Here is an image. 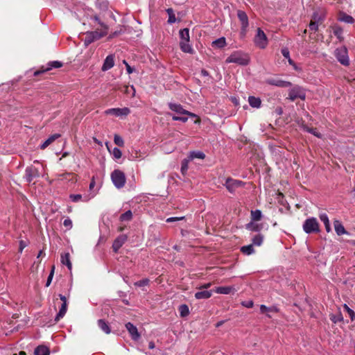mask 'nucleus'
<instances>
[{
    "mask_svg": "<svg viewBox=\"0 0 355 355\" xmlns=\"http://www.w3.org/2000/svg\"><path fill=\"white\" fill-rule=\"evenodd\" d=\"M108 26H104V29H99L98 28H96L95 31L86 32L85 37L83 40L85 46H88L94 42L106 36L108 33Z\"/></svg>",
    "mask_w": 355,
    "mask_h": 355,
    "instance_id": "1",
    "label": "nucleus"
},
{
    "mask_svg": "<svg viewBox=\"0 0 355 355\" xmlns=\"http://www.w3.org/2000/svg\"><path fill=\"white\" fill-rule=\"evenodd\" d=\"M226 63H236L239 65L246 66L250 62V58L242 51H234L225 60Z\"/></svg>",
    "mask_w": 355,
    "mask_h": 355,
    "instance_id": "2",
    "label": "nucleus"
},
{
    "mask_svg": "<svg viewBox=\"0 0 355 355\" xmlns=\"http://www.w3.org/2000/svg\"><path fill=\"white\" fill-rule=\"evenodd\" d=\"M179 34L180 37V46L181 50L184 53H193V48L189 44V29L187 28L181 29Z\"/></svg>",
    "mask_w": 355,
    "mask_h": 355,
    "instance_id": "3",
    "label": "nucleus"
},
{
    "mask_svg": "<svg viewBox=\"0 0 355 355\" xmlns=\"http://www.w3.org/2000/svg\"><path fill=\"white\" fill-rule=\"evenodd\" d=\"M303 230L306 234L318 233L320 232L319 223L314 217L305 220L302 225Z\"/></svg>",
    "mask_w": 355,
    "mask_h": 355,
    "instance_id": "4",
    "label": "nucleus"
},
{
    "mask_svg": "<svg viewBox=\"0 0 355 355\" xmlns=\"http://www.w3.org/2000/svg\"><path fill=\"white\" fill-rule=\"evenodd\" d=\"M111 180L117 189H121L125 186L126 178L125 173L121 170L116 169L111 173Z\"/></svg>",
    "mask_w": 355,
    "mask_h": 355,
    "instance_id": "5",
    "label": "nucleus"
},
{
    "mask_svg": "<svg viewBox=\"0 0 355 355\" xmlns=\"http://www.w3.org/2000/svg\"><path fill=\"white\" fill-rule=\"evenodd\" d=\"M237 17L241 23L240 35L241 38L246 36L248 28L249 26V19L246 12L243 10H237Z\"/></svg>",
    "mask_w": 355,
    "mask_h": 355,
    "instance_id": "6",
    "label": "nucleus"
},
{
    "mask_svg": "<svg viewBox=\"0 0 355 355\" xmlns=\"http://www.w3.org/2000/svg\"><path fill=\"white\" fill-rule=\"evenodd\" d=\"M254 44L261 49H264L266 48L268 41L266 37V35L261 30V28H258L257 30V34L254 38Z\"/></svg>",
    "mask_w": 355,
    "mask_h": 355,
    "instance_id": "7",
    "label": "nucleus"
},
{
    "mask_svg": "<svg viewBox=\"0 0 355 355\" xmlns=\"http://www.w3.org/2000/svg\"><path fill=\"white\" fill-rule=\"evenodd\" d=\"M63 66V63L60 61H51L49 62L46 66H42L40 69L35 71L33 73L34 76H37L42 73L49 71L53 69L60 68Z\"/></svg>",
    "mask_w": 355,
    "mask_h": 355,
    "instance_id": "8",
    "label": "nucleus"
},
{
    "mask_svg": "<svg viewBox=\"0 0 355 355\" xmlns=\"http://www.w3.org/2000/svg\"><path fill=\"white\" fill-rule=\"evenodd\" d=\"M288 98L291 101H294L297 98L304 100L306 94L302 87L296 85L289 90Z\"/></svg>",
    "mask_w": 355,
    "mask_h": 355,
    "instance_id": "9",
    "label": "nucleus"
},
{
    "mask_svg": "<svg viewBox=\"0 0 355 355\" xmlns=\"http://www.w3.org/2000/svg\"><path fill=\"white\" fill-rule=\"evenodd\" d=\"M245 185V182L241 180H235L232 178H227L225 180L224 186L226 187L227 191L230 193H234L235 191L240 187Z\"/></svg>",
    "mask_w": 355,
    "mask_h": 355,
    "instance_id": "10",
    "label": "nucleus"
},
{
    "mask_svg": "<svg viewBox=\"0 0 355 355\" xmlns=\"http://www.w3.org/2000/svg\"><path fill=\"white\" fill-rule=\"evenodd\" d=\"M39 169L35 166H30L26 168L24 179L28 183H31L35 178L40 177Z\"/></svg>",
    "mask_w": 355,
    "mask_h": 355,
    "instance_id": "11",
    "label": "nucleus"
},
{
    "mask_svg": "<svg viewBox=\"0 0 355 355\" xmlns=\"http://www.w3.org/2000/svg\"><path fill=\"white\" fill-rule=\"evenodd\" d=\"M335 56L338 62L343 65L348 66L349 64L347 50L345 47L337 49L335 51Z\"/></svg>",
    "mask_w": 355,
    "mask_h": 355,
    "instance_id": "12",
    "label": "nucleus"
},
{
    "mask_svg": "<svg viewBox=\"0 0 355 355\" xmlns=\"http://www.w3.org/2000/svg\"><path fill=\"white\" fill-rule=\"evenodd\" d=\"M168 105L169 109L171 111H173L178 114L187 115V116H189L191 117H196L197 116L196 114H195L194 113H192L189 111L184 110L183 108L182 105L179 103H169L168 104Z\"/></svg>",
    "mask_w": 355,
    "mask_h": 355,
    "instance_id": "13",
    "label": "nucleus"
},
{
    "mask_svg": "<svg viewBox=\"0 0 355 355\" xmlns=\"http://www.w3.org/2000/svg\"><path fill=\"white\" fill-rule=\"evenodd\" d=\"M106 114H112L116 116H127L130 113V110L128 107L123 108H110L105 110Z\"/></svg>",
    "mask_w": 355,
    "mask_h": 355,
    "instance_id": "14",
    "label": "nucleus"
},
{
    "mask_svg": "<svg viewBox=\"0 0 355 355\" xmlns=\"http://www.w3.org/2000/svg\"><path fill=\"white\" fill-rule=\"evenodd\" d=\"M266 83L268 85H273L279 87H288L292 85V83L288 81L280 80V79H275V78H268L266 80Z\"/></svg>",
    "mask_w": 355,
    "mask_h": 355,
    "instance_id": "15",
    "label": "nucleus"
},
{
    "mask_svg": "<svg viewBox=\"0 0 355 355\" xmlns=\"http://www.w3.org/2000/svg\"><path fill=\"white\" fill-rule=\"evenodd\" d=\"M127 236L125 234L119 235L113 242L112 249L114 252H117L118 250L122 247V245L127 241Z\"/></svg>",
    "mask_w": 355,
    "mask_h": 355,
    "instance_id": "16",
    "label": "nucleus"
},
{
    "mask_svg": "<svg viewBox=\"0 0 355 355\" xmlns=\"http://www.w3.org/2000/svg\"><path fill=\"white\" fill-rule=\"evenodd\" d=\"M125 328L131 336V338L134 340H137L140 338V334L138 332L137 328L131 322H127L125 324Z\"/></svg>",
    "mask_w": 355,
    "mask_h": 355,
    "instance_id": "17",
    "label": "nucleus"
},
{
    "mask_svg": "<svg viewBox=\"0 0 355 355\" xmlns=\"http://www.w3.org/2000/svg\"><path fill=\"white\" fill-rule=\"evenodd\" d=\"M114 65V55L112 54H110L107 55L103 64V66L101 67V70L103 71H106L111 68H112Z\"/></svg>",
    "mask_w": 355,
    "mask_h": 355,
    "instance_id": "18",
    "label": "nucleus"
},
{
    "mask_svg": "<svg viewBox=\"0 0 355 355\" xmlns=\"http://www.w3.org/2000/svg\"><path fill=\"white\" fill-rule=\"evenodd\" d=\"M89 19L92 21L91 24L93 28H96V25L100 26L99 29H104V26H108L106 24L103 22L97 15H91Z\"/></svg>",
    "mask_w": 355,
    "mask_h": 355,
    "instance_id": "19",
    "label": "nucleus"
},
{
    "mask_svg": "<svg viewBox=\"0 0 355 355\" xmlns=\"http://www.w3.org/2000/svg\"><path fill=\"white\" fill-rule=\"evenodd\" d=\"M216 293L228 295L235 291L234 286H218L214 290Z\"/></svg>",
    "mask_w": 355,
    "mask_h": 355,
    "instance_id": "20",
    "label": "nucleus"
},
{
    "mask_svg": "<svg viewBox=\"0 0 355 355\" xmlns=\"http://www.w3.org/2000/svg\"><path fill=\"white\" fill-rule=\"evenodd\" d=\"M334 225L335 231L338 236L347 234V232L345 230L344 226L340 220H335L334 221Z\"/></svg>",
    "mask_w": 355,
    "mask_h": 355,
    "instance_id": "21",
    "label": "nucleus"
},
{
    "mask_svg": "<svg viewBox=\"0 0 355 355\" xmlns=\"http://www.w3.org/2000/svg\"><path fill=\"white\" fill-rule=\"evenodd\" d=\"M255 221L251 220L245 225V228L252 232H260L263 229V225L255 223Z\"/></svg>",
    "mask_w": 355,
    "mask_h": 355,
    "instance_id": "22",
    "label": "nucleus"
},
{
    "mask_svg": "<svg viewBox=\"0 0 355 355\" xmlns=\"http://www.w3.org/2000/svg\"><path fill=\"white\" fill-rule=\"evenodd\" d=\"M212 295V291H202L200 290L195 293V297L197 300L209 299Z\"/></svg>",
    "mask_w": 355,
    "mask_h": 355,
    "instance_id": "23",
    "label": "nucleus"
},
{
    "mask_svg": "<svg viewBox=\"0 0 355 355\" xmlns=\"http://www.w3.org/2000/svg\"><path fill=\"white\" fill-rule=\"evenodd\" d=\"M95 6L101 11L105 12L108 10L109 2L107 0H96Z\"/></svg>",
    "mask_w": 355,
    "mask_h": 355,
    "instance_id": "24",
    "label": "nucleus"
},
{
    "mask_svg": "<svg viewBox=\"0 0 355 355\" xmlns=\"http://www.w3.org/2000/svg\"><path fill=\"white\" fill-rule=\"evenodd\" d=\"M60 137V134H54L50 136L46 141H44L40 146V148L44 150L47 146H49L51 144H52L55 139H58Z\"/></svg>",
    "mask_w": 355,
    "mask_h": 355,
    "instance_id": "25",
    "label": "nucleus"
},
{
    "mask_svg": "<svg viewBox=\"0 0 355 355\" xmlns=\"http://www.w3.org/2000/svg\"><path fill=\"white\" fill-rule=\"evenodd\" d=\"M67 311V303H62L60 310L55 318V321L58 322L66 314Z\"/></svg>",
    "mask_w": 355,
    "mask_h": 355,
    "instance_id": "26",
    "label": "nucleus"
},
{
    "mask_svg": "<svg viewBox=\"0 0 355 355\" xmlns=\"http://www.w3.org/2000/svg\"><path fill=\"white\" fill-rule=\"evenodd\" d=\"M248 103L251 107L254 108H259L261 105V98L253 96L248 97Z\"/></svg>",
    "mask_w": 355,
    "mask_h": 355,
    "instance_id": "27",
    "label": "nucleus"
},
{
    "mask_svg": "<svg viewBox=\"0 0 355 355\" xmlns=\"http://www.w3.org/2000/svg\"><path fill=\"white\" fill-rule=\"evenodd\" d=\"M99 328L105 334H109L111 332V329L108 323L103 319H100L97 322Z\"/></svg>",
    "mask_w": 355,
    "mask_h": 355,
    "instance_id": "28",
    "label": "nucleus"
},
{
    "mask_svg": "<svg viewBox=\"0 0 355 355\" xmlns=\"http://www.w3.org/2000/svg\"><path fill=\"white\" fill-rule=\"evenodd\" d=\"M319 218L321 220V221L323 222L326 231L327 232H329L331 230V225H330L329 220V218H328V216L327 215V214H325V213L320 214Z\"/></svg>",
    "mask_w": 355,
    "mask_h": 355,
    "instance_id": "29",
    "label": "nucleus"
},
{
    "mask_svg": "<svg viewBox=\"0 0 355 355\" xmlns=\"http://www.w3.org/2000/svg\"><path fill=\"white\" fill-rule=\"evenodd\" d=\"M35 355H49L50 351L49 349L44 345H39L35 349L34 351Z\"/></svg>",
    "mask_w": 355,
    "mask_h": 355,
    "instance_id": "30",
    "label": "nucleus"
},
{
    "mask_svg": "<svg viewBox=\"0 0 355 355\" xmlns=\"http://www.w3.org/2000/svg\"><path fill=\"white\" fill-rule=\"evenodd\" d=\"M61 263L63 265H66L67 268L71 270L72 268V264L70 261V255L69 252H66L61 255Z\"/></svg>",
    "mask_w": 355,
    "mask_h": 355,
    "instance_id": "31",
    "label": "nucleus"
},
{
    "mask_svg": "<svg viewBox=\"0 0 355 355\" xmlns=\"http://www.w3.org/2000/svg\"><path fill=\"white\" fill-rule=\"evenodd\" d=\"M226 46V40L224 37H221L212 42V46L218 49H222Z\"/></svg>",
    "mask_w": 355,
    "mask_h": 355,
    "instance_id": "32",
    "label": "nucleus"
},
{
    "mask_svg": "<svg viewBox=\"0 0 355 355\" xmlns=\"http://www.w3.org/2000/svg\"><path fill=\"white\" fill-rule=\"evenodd\" d=\"M251 220L259 221L262 218V213L259 209L252 210L250 211Z\"/></svg>",
    "mask_w": 355,
    "mask_h": 355,
    "instance_id": "33",
    "label": "nucleus"
},
{
    "mask_svg": "<svg viewBox=\"0 0 355 355\" xmlns=\"http://www.w3.org/2000/svg\"><path fill=\"white\" fill-rule=\"evenodd\" d=\"M332 28H333V33H334V35L339 40L340 42L343 41V28L338 26H334L332 27Z\"/></svg>",
    "mask_w": 355,
    "mask_h": 355,
    "instance_id": "34",
    "label": "nucleus"
},
{
    "mask_svg": "<svg viewBox=\"0 0 355 355\" xmlns=\"http://www.w3.org/2000/svg\"><path fill=\"white\" fill-rule=\"evenodd\" d=\"M241 252L245 255H250L254 252V247L252 244L244 245L241 248Z\"/></svg>",
    "mask_w": 355,
    "mask_h": 355,
    "instance_id": "35",
    "label": "nucleus"
},
{
    "mask_svg": "<svg viewBox=\"0 0 355 355\" xmlns=\"http://www.w3.org/2000/svg\"><path fill=\"white\" fill-rule=\"evenodd\" d=\"M263 241V236L261 234H258L252 238V245L260 246L262 244Z\"/></svg>",
    "mask_w": 355,
    "mask_h": 355,
    "instance_id": "36",
    "label": "nucleus"
},
{
    "mask_svg": "<svg viewBox=\"0 0 355 355\" xmlns=\"http://www.w3.org/2000/svg\"><path fill=\"white\" fill-rule=\"evenodd\" d=\"M205 157V155L202 151H192L189 154V159H193L195 158L203 159Z\"/></svg>",
    "mask_w": 355,
    "mask_h": 355,
    "instance_id": "37",
    "label": "nucleus"
},
{
    "mask_svg": "<svg viewBox=\"0 0 355 355\" xmlns=\"http://www.w3.org/2000/svg\"><path fill=\"white\" fill-rule=\"evenodd\" d=\"M132 218V213L131 210H128L125 213L122 214L120 217L119 220L121 221H130Z\"/></svg>",
    "mask_w": 355,
    "mask_h": 355,
    "instance_id": "38",
    "label": "nucleus"
},
{
    "mask_svg": "<svg viewBox=\"0 0 355 355\" xmlns=\"http://www.w3.org/2000/svg\"><path fill=\"white\" fill-rule=\"evenodd\" d=\"M303 130H305L307 132H309L314 136L317 137L318 138H322V134L320 133L316 128H309L306 125L303 127Z\"/></svg>",
    "mask_w": 355,
    "mask_h": 355,
    "instance_id": "39",
    "label": "nucleus"
},
{
    "mask_svg": "<svg viewBox=\"0 0 355 355\" xmlns=\"http://www.w3.org/2000/svg\"><path fill=\"white\" fill-rule=\"evenodd\" d=\"M107 147L108 150L113 155V157L114 159H120L121 157L122 152H121V150L119 148L115 147V148H113L112 151H111L107 146Z\"/></svg>",
    "mask_w": 355,
    "mask_h": 355,
    "instance_id": "40",
    "label": "nucleus"
},
{
    "mask_svg": "<svg viewBox=\"0 0 355 355\" xmlns=\"http://www.w3.org/2000/svg\"><path fill=\"white\" fill-rule=\"evenodd\" d=\"M180 314L182 317L187 316L189 314V309L187 305L182 304L179 306Z\"/></svg>",
    "mask_w": 355,
    "mask_h": 355,
    "instance_id": "41",
    "label": "nucleus"
},
{
    "mask_svg": "<svg viewBox=\"0 0 355 355\" xmlns=\"http://www.w3.org/2000/svg\"><path fill=\"white\" fill-rule=\"evenodd\" d=\"M166 12L168 15V24H173L176 21V17L174 14L173 10L172 8H168L166 10Z\"/></svg>",
    "mask_w": 355,
    "mask_h": 355,
    "instance_id": "42",
    "label": "nucleus"
},
{
    "mask_svg": "<svg viewBox=\"0 0 355 355\" xmlns=\"http://www.w3.org/2000/svg\"><path fill=\"white\" fill-rule=\"evenodd\" d=\"M330 320L334 322V323H337L338 322H341L343 320V317L342 315V313L340 312H339L338 314L336 315H334V314H331L330 315Z\"/></svg>",
    "mask_w": 355,
    "mask_h": 355,
    "instance_id": "43",
    "label": "nucleus"
},
{
    "mask_svg": "<svg viewBox=\"0 0 355 355\" xmlns=\"http://www.w3.org/2000/svg\"><path fill=\"white\" fill-rule=\"evenodd\" d=\"M339 20L347 24H352L354 22L353 17L347 14H343L341 17H340Z\"/></svg>",
    "mask_w": 355,
    "mask_h": 355,
    "instance_id": "44",
    "label": "nucleus"
},
{
    "mask_svg": "<svg viewBox=\"0 0 355 355\" xmlns=\"http://www.w3.org/2000/svg\"><path fill=\"white\" fill-rule=\"evenodd\" d=\"M345 311L348 313L352 321L355 320V312L350 309L346 304L343 305Z\"/></svg>",
    "mask_w": 355,
    "mask_h": 355,
    "instance_id": "45",
    "label": "nucleus"
},
{
    "mask_svg": "<svg viewBox=\"0 0 355 355\" xmlns=\"http://www.w3.org/2000/svg\"><path fill=\"white\" fill-rule=\"evenodd\" d=\"M54 272H55V266L53 265L51 267V270L50 271V273L49 275V277H48L46 282V287L49 286L50 284H51V282H52V279H53V277L54 275Z\"/></svg>",
    "mask_w": 355,
    "mask_h": 355,
    "instance_id": "46",
    "label": "nucleus"
},
{
    "mask_svg": "<svg viewBox=\"0 0 355 355\" xmlns=\"http://www.w3.org/2000/svg\"><path fill=\"white\" fill-rule=\"evenodd\" d=\"M150 280L148 278H144L141 280H139L138 282H136L135 283V286L137 287H142L145 286H148L149 284Z\"/></svg>",
    "mask_w": 355,
    "mask_h": 355,
    "instance_id": "47",
    "label": "nucleus"
},
{
    "mask_svg": "<svg viewBox=\"0 0 355 355\" xmlns=\"http://www.w3.org/2000/svg\"><path fill=\"white\" fill-rule=\"evenodd\" d=\"M189 159H184L182 161L181 163V172L184 175L187 173L188 170V163Z\"/></svg>",
    "mask_w": 355,
    "mask_h": 355,
    "instance_id": "48",
    "label": "nucleus"
},
{
    "mask_svg": "<svg viewBox=\"0 0 355 355\" xmlns=\"http://www.w3.org/2000/svg\"><path fill=\"white\" fill-rule=\"evenodd\" d=\"M114 141L115 144H116L117 146H119L120 147H122L124 145L123 139H122L121 137H120L118 135H114Z\"/></svg>",
    "mask_w": 355,
    "mask_h": 355,
    "instance_id": "49",
    "label": "nucleus"
},
{
    "mask_svg": "<svg viewBox=\"0 0 355 355\" xmlns=\"http://www.w3.org/2000/svg\"><path fill=\"white\" fill-rule=\"evenodd\" d=\"M172 119L173 121H182L183 123H186L188 121V117L184 116L173 115V116H172Z\"/></svg>",
    "mask_w": 355,
    "mask_h": 355,
    "instance_id": "50",
    "label": "nucleus"
},
{
    "mask_svg": "<svg viewBox=\"0 0 355 355\" xmlns=\"http://www.w3.org/2000/svg\"><path fill=\"white\" fill-rule=\"evenodd\" d=\"M69 198L71 201L77 202L82 199V196L80 194H71Z\"/></svg>",
    "mask_w": 355,
    "mask_h": 355,
    "instance_id": "51",
    "label": "nucleus"
},
{
    "mask_svg": "<svg viewBox=\"0 0 355 355\" xmlns=\"http://www.w3.org/2000/svg\"><path fill=\"white\" fill-rule=\"evenodd\" d=\"M281 52H282V55L286 58L288 60H289V58H291L290 57V52H289V50L287 47H284V48H282V50H281Z\"/></svg>",
    "mask_w": 355,
    "mask_h": 355,
    "instance_id": "52",
    "label": "nucleus"
},
{
    "mask_svg": "<svg viewBox=\"0 0 355 355\" xmlns=\"http://www.w3.org/2000/svg\"><path fill=\"white\" fill-rule=\"evenodd\" d=\"M63 225L69 230L72 228V221L69 218H67L64 220Z\"/></svg>",
    "mask_w": 355,
    "mask_h": 355,
    "instance_id": "53",
    "label": "nucleus"
},
{
    "mask_svg": "<svg viewBox=\"0 0 355 355\" xmlns=\"http://www.w3.org/2000/svg\"><path fill=\"white\" fill-rule=\"evenodd\" d=\"M28 242L24 240L19 241V252H22L23 250L28 245Z\"/></svg>",
    "mask_w": 355,
    "mask_h": 355,
    "instance_id": "54",
    "label": "nucleus"
},
{
    "mask_svg": "<svg viewBox=\"0 0 355 355\" xmlns=\"http://www.w3.org/2000/svg\"><path fill=\"white\" fill-rule=\"evenodd\" d=\"M309 26L311 31H316L318 29V24L315 21H311Z\"/></svg>",
    "mask_w": 355,
    "mask_h": 355,
    "instance_id": "55",
    "label": "nucleus"
},
{
    "mask_svg": "<svg viewBox=\"0 0 355 355\" xmlns=\"http://www.w3.org/2000/svg\"><path fill=\"white\" fill-rule=\"evenodd\" d=\"M184 218V216H182V217H171V218H168L166 219V222L167 223H171V222L181 220H182Z\"/></svg>",
    "mask_w": 355,
    "mask_h": 355,
    "instance_id": "56",
    "label": "nucleus"
},
{
    "mask_svg": "<svg viewBox=\"0 0 355 355\" xmlns=\"http://www.w3.org/2000/svg\"><path fill=\"white\" fill-rule=\"evenodd\" d=\"M242 305L247 308L253 307L254 303L252 300L243 302Z\"/></svg>",
    "mask_w": 355,
    "mask_h": 355,
    "instance_id": "57",
    "label": "nucleus"
},
{
    "mask_svg": "<svg viewBox=\"0 0 355 355\" xmlns=\"http://www.w3.org/2000/svg\"><path fill=\"white\" fill-rule=\"evenodd\" d=\"M268 311H271V309L269 307H267L266 305L261 304L260 306V311L261 313H264Z\"/></svg>",
    "mask_w": 355,
    "mask_h": 355,
    "instance_id": "58",
    "label": "nucleus"
},
{
    "mask_svg": "<svg viewBox=\"0 0 355 355\" xmlns=\"http://www.w3.org/2000/svg\"><path fill=\"white\" fill-rule=\"evenodd\" d=\"M211 286V283H207V284H204L202 285H201L200 287H199V289L200 290H202V291H205V289H207L209 288L210 286Z\"/></svg>",
    "mask_w": 355,
    "mask_h": 355,
    "instance_id": "59",
    "label": "nucleus"
},
{
    "mask_svg": "<svg viewBox=\"0 0 355 355\" xmlns=\"http://www.w3.org/2000/svg\"><path fill=\"white\" fill-rule=\"evenodd\" d=\"M288 62L290 65H291L293 67V69L295 70H297V67L295 62L291 58H289V60H288Z\"/></svg>",
    "mask_w": 355,
    "mask_h": 355,
    "instance_id": "60",
    "label": "nucleus"
},
{
    "mask_svg": "<svg viewBox=\"0 0 355 355\" xmlns=\"http://www.w3.org/2000/svg\"><path fill=\"white\" fill-rule=\"evenodd\" d=\"M124 62L126 64V70L128 73H132L133 72V69L127 62H125V61H124Z\"/></svg>",
    "mask_w": 355,
    "mask_h": 355,
    "instance_id": "61",
    "label": "nucleus"
},
{
    "mask_svg": "<svg viewBox=\"0 0 355 355\" xmlns=\"http://www.w3.org/2000/svg\"><path fill=\"white\" fill-rule=\"evenodd\" d=\"M58 296H59L60 299L62 301V303H64V302L67 303V297L64 295H63L62 294H59Z\"/></svg>",
    "mask_w": 355,
    "mask_h": 355,
    "instance_id": "62",
    "label": "nucleus"
},
{
    "mask_svg": "<svg viewBox=\"0 0 355 355\" xmlns=\"http://www.w3.org/2000/svg\"><path fill=\"white\" fill-rule=\"evenodd\" d=\"M148 347L150 349H153L155 347V343L153 341H150L148 343Z\"/></svg>",
    "mask_w": 355,
    "mask_h": 355,
    "instance_id": "63",
    "label": "nucleus"
},
{
    "mask_svg": "<svg viewBox=\"0 0 355 355\" xmlns=\"http://www.w3.org/2000/svg\"><path fill=\"white\" fill-rule=\"evenodd\" d=\"M201 75L203 76H209V72L205 70V69H202L201 70Z\"/></svg>",
    "mask_w": 355,
    "mask_h": 355,
    "instance_id": "64",
    "label": "nucleus"
}]
</instances>
